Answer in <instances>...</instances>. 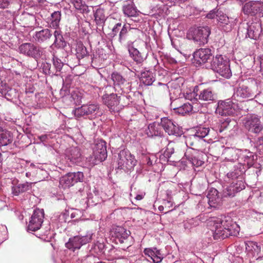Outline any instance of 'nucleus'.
<instances>
[{
  "label": "nucleus",
  "mask_w": 263,
  "mask_h": 263,
  "mask_svg": "<svg viewBox=\"0 0 263 263\" xmlns=\"http://www.w3.org/2000/svg\"><path fill=\"white\" fill-rule=\"evenodd\" d=\"M158 209L160 211H163L164 210V206L163 205H160L159 207H158Z\"/></svg>",
  "instance_id": "nucleus-61"
},
{
  "label": "nucleus",
  "mask_w": 263,
  "mask_h": 263,
  "mask_svg": "<svg viewBox=\"0 0 263 263\" xmlns=\"http://www.w3.org/2000/svg\"><path fill=\"white\" fill-rule=\"evenodd\" d=\"M53 64L57 71H60L63 66V63L61 60L56 57L53 58Z\"/></svg>",
  "instance_id": "nucleus-47"
},
{
  "label": "nucleus",
  "mask_w": 263,
  "mask_h": 263,
  "mask_svg": "<svg viewBox=\"0 0 263 263\" xmlns=\"http://www.w3.org/2000/svg\"><path fill=\"white\" fill-rule=\"evenodd\" d=\"M47 135H42L40 137V139L42 141H46V140L47 139Z\"/></svg>",
  "instance_id": "nucleus-59"
},
{
  "label": "nucleus",
  "mask_w": 263,
  "mask_h": 263,
  "mask_svg": "<svg viewBox=\"0 0 263 263\" xmlns=\"http://www.w3.org/2000/svg\"><path fill=\"white\" fill-rule=\"evenodd\" d=\"M145 193H144L143 194H139V195H137L136 197H135V199L136 200H142L144 196H145Z\"/></svg>",
  "instance_id": "nucleus-57"
},
{
  "label": "nucleus",
  "mask_w": 263,
  "mask_h": 263,
  "mask_svg": "<svg viewBox=\"0 0 263 263\" xmlns=\"http://www.w3.org/2000/svg\"><path fill=\"white\" fill-rule=\"evenodd\" d=\"M52 33L48 29H43L39 31H36L33 36L35 41L39 43L46 42L52 36Z\"/></svg>",
  "instance_id": "nucleus-25"
},
{
  "label": "nucleus",
  "mask_w": 263,
  "mask_h": 263,
  "mask_svg": "<svg viewBox=\"0 0 263 263\" xmlns=\"http://www.w3.org/2000/svg\"><path fill=\"white\" fill-rule=\"evenodd\" d=\"M130 234L129 231L122 227H117L114 229L112 237L115 239L117 243H120L123 250H125L130 246L128 238Z\"/></svg>",
  "instance_id": "nucleus-4"
},
{
  "label": "nucleus",
  "mask_w": 263,
  "mask_h": 263,
  "mask_svg": "<svg viewBox=\"0 0 263 263\" xmlns=\"http://www.w3.org/2000/svg\"><path fill=\"white\" fill-rule=\"evenodd\" d=\"M9 4V2L8 0H0V8L4 9L7 8Z\"/></svg>",
  "instance_id": "nucleus-52"
},
{
  "label": "nucleus",
  "mask_w": 263,
  "mask_h": 263,
  "mask_svg": "<svg viewBox=\"0 0 263 263\" xmlns=\"http://www.w3.org/2000/svg\"><path fill=\"white\" fill-rule=\"evenodd\" d=\"M255 96L254 92L245 83H240L234 93V97L237 100L243 99L253 98Z\"/></svg>",
  "instance_id": "nucleus-13"
},
{
  "label": "nucleus",
  "mask_w": 263,
  "mask_h": 263,
  "mask_svg": "<svg viewBox=\"0 0 263 263\" xmlns=\"http://www.w3.org/2000/svg\"><path fill=\"white\" fill-rule=\"evenodd\" d=\"M186 159L196 166H201L204 162L205 155L201 152L194 149H188L185 153Z\"/></svg>",
  "instance_id": "nucleus-12"
},
{
  "label": "nucleus",
  "mask_w": 263,
  "mask_h": 263,
  "mask_svg": "<svg viewBox=\"0 0 263 263\" xmlns=\"http://www.w3.org/2000/svg\"><path fill=\"white\" fill-rule=\"evenodd\" d=\"M2 161V155L0 154V163Z\"/></svg>",
  "instance_id": "nucleus-64"
},
{
  "label": "nucleus",
  "mask_w": 263,
  "mask_h": 263,
  "mask_svg": "<svg viewBox=\"0 0 263 263\" xmlns=\"http://www.w3.org/2000/svg\"><path fill=\"white\" fill-rule=\"evenodd\" d=\"M223 155L225 159L229 161H234L238 159L236 150L233 148L227 147L224 149Z\"/></svg>",
  "instance_id": "nucleus-32"
},
{
  "label": "nucleus",
  "mask_w": 263,
  "mask_h": 263,
  "mask_svg": "<svg viewBox=\"0 0 263 263\" xmlns=\"http://www.w3.org/2000/svg\"><path fill=\"white\" fill-rule=\"evenodd\" d=\"M44 212L43 209H36L31 216L29 221L28 230L31 231H36L40 229L43 222Z\"/></svg>",
  "instance_id": "nucleus-11"
},
{
  "label": "nucleus",
  "mask_w": 263,
  "mask_h": 263,
  "mask_svg": "<svg viewBox=\"0 0 263 263\" xmlns=\"http://www.w3.org/2000/svg\"><path fill=\"white\" fill-rule=\"evenodd\" d=\"M212 57L211 50L209 48H200L194 53V58L196 63L199 64H204Z\"/></svg>",
  "instance_id": "nucleus-16"
},
{
  "label": "nucleus",
  "mask_w": 263,
  "mask_h": 263,
  "mask_svg": "<svg viewBox=\"0 0 263 263\" xmlns=\"http://www.w3.org/2000/svg\"><path fill=\"white\" fill-rule=\"evenodd\" d=\"M236 105L229 99L221 101L218 103L216 112L221 116L234 115L236 113Z\"/></svg>",
  "instance_id": "nucleus-10"
},
{
  "label": "nucleus",
  "mask_w": 263,
  "mask_h": 263,
  "mask_svg": "<svg viewBox=\"0 0 263 263\" xmlns=\"http://www.w3.org/2000/svg\"><path fill=\"white\" fill-rule=\"evenodd\" d=\"M93 154L96 164L106 159L107 154L106 143L104 141H100L96 144Z\"/></svg>",
  "instance_id": "nucleus-14"
},
{
  "label": "nucleus",
  "mask_w": 263,
  "mask_h": 263,
  "mask_svg": "<svg viewBox=\"0 0 263 263\" xmlns=\"http://www.w3.org/2000/svg\"><path fill=\"white\" fill-rule=\"evenodd\" d=\"M217 19L221 29L226 32L231 31L233 27V22L226 14L219 12L216 14Z\"/></svg>",
  "instance_id": "nucleus-20"
},
{
  "label": "nucleus",
  "mask_w": 263,
  "mask_h": 263,
  "mask_svg": "<svg viewBox=\"0 0 263 263\" xmlns=\"http://www.w3.org/2000/svg\"><path fill=\"white\" fill-rule=\"evenodd\" d=\"M71 3L74 8L79 10L80 12L83 13H88L89 10L88 7L84 3H83L82 0H70Z\"/></svg>",
  "instance_id": "nucleus-35"
},
{
  "label": "nucleus",
  "mask_w": 263,
  "mask_h": 263,
  "mask_svg": "<svg viewBox=\"0 0 263 263\" xmlns=\"http://www.w3.org/2000/svg\"><path fill=\"white\" fill-rule=\"evenodd\" d=\"M259 1H250L242 7V11L246 15L254 16L258 13Z\"/></svg>",
  "instance_id": "nucleus-24"
},
{
  "label": "nucleus",
  "mask_w": 263,
  "mask_h": 263,
  "mask_svg": "<svg viewBox=\"0 0 263 263\" xmlns=\"http://www.w3.org/2000/svg\"><path fill=\"white\" fill-rule=\"evenodd\" d=\"M145 255H147L152 259V257H154L156 253L151 249H145L144 251Z\"/></svg>",
  "instance_id": "nucleus-50"
},
{
  "label": "nucleus",
  "mask_w": 263,
  "mask_h": 263,
  "mask_svg": "<svg viewBox=\"0 0 263 263\" xmlns=\"http://www.w3.org/2000/svg\"><path fill=\"white\" fill-rule=\"evenodd\" d=\"M85 105H82L80 107L75 109L74 114L76 117L80 118L84 116H86V109Z\"/></svg>",
  "instance_id": "nucleus-46"
},
{
  "label": "nucleus",
  "mask_w": 263,
  "mask_h": 263,
  "mask_svg": "<svg viewBox=\"0 0 263 263\" xmlns=\"http://www.w3.org/2000/svg\"><path fill=\"white\" fill-rule=\"evenodd\" d=\"M260 72L263 76V55L260 57Z\"/></svg>",
  "instance_id": "nucleus-55"
},
{
  "label": "nucleus",
  "mask_w": 263,
  "mask_h": 263,
  "mask_svg": "<svg viewBox=\"0 0 263 263\" xmlns=\"http://www.w3.org/2000/svg\"><path fill=\"white\" fill-rule=\"evenodd\" d=\"M28 190V185L26 184H18L15 186L12 187V193L15 196L18 195L19 194L24 193Z\"/></svg>",
  "instance_id": "nucleus-39"
},
{
  "label": "nucleus",
  "mask_w": 263,
  "mask_h": 263,
  "mask_svg": "<svg viewBox=\"0 0 263 263\" xmlns=\"http://www.w3.org/2000/svg\"><path fill=\"white\" fill-rule=\"evenodd\" d=\"M118 159L119 168L123 169L124 167L130 170L136 165L137 161L135 156L131 154L129 151L124 149L119 153Z\"/></svg>",
  "instance_id": "nucleus-5"
},
{
  "label": "nucleus",
  "mask_w": 263,
  "mask_h": 263,
  "mask_svg": "<svg viewBox=\"0 0 263 263\" xmlns=\"http://www.w3.org/2000/svg\"><path fill=\"white\" fill-rule=\"evenodd\" d=\"M86 116H90L92 118H95L99 113V106L98 105L91 104L89 105H85Z\"/></svg>",
  "instance_id": "nucleus-37"
},
{
  "label": "nucleus",
  "mask_w": 263,
  "mask_h": 263,
  "mask_svg": "<svg viewBox=\"0 0 263 263\" xmlns=\"http://www.w3.org/2000/svg\"><path fill=\"white\" fill-rule=\"evenodd\" d=\"M94 17L97 24L101 25L104 23L105 21V15L102 10L97 9L94 14Z\"/></svg>",
  "instance_id": "nucleus-42"
},
{
  "label": "nucleus",
  "mask_w": 263,
  "mask_h": 263,
  "mask_svg": "<svg viewBox=\"0 0 263 263\" xmlns=\"http://www.w3.org/2000/svg\"><path fill=\"white\" fill-rule=\"evenodd\" d=\"M76 54L79 58H83L88 54L86 48L82 44L78 45L76 48Z\"/></svg>",
  "instance_id": "nucleus-43"
},
{
  "label": "nucleus",
  "mask_w": 263,
  "mask_h": 263,
  "mask_svg": "<svg viewBox=\"0 0 263 263\" xmlns=\"http://www.w3.org/2000/svg\"><path fill=\"white\" fill-rule=\"evenodd\" d=\"M91 234L85 236H76L69 239L65 246L68 249H79L83 245L90 242L92 240Z\"/></svg>",
  "instance_id": "nucleus-9"
},
{
  "label": "nucleus",
  "mask_w": 263,
  "mask_h": 263,
  "mask_svg": "<svg viewBox=\"0 0 263 263\" xmlns=\"http://www.w3.org/2000/svg\"><path fill=\"white\" fill-rule=\"evenodd\" d=\"M210 66L213 70L224 78H229L231 76L229 62L224 60L221 55L213 57Z\"/></svg>",
  "instance_id": "nucleus-2"
},
{
  "label": "nucleus",
  "mask_w": 263,
  "mask_h": 263,
  "mask_svg": "<svg viewBox=\"0 0 263 263\" xmlns=\"http://www.w3.org/2000/svg\"><path fill=\"white\" fill-rule=\"evenodd\" d=\"M209 131L208 128L200 127L196 130L194 135L197 137L203 138L208 135Z\"/></svg>",
  "instance_id": "nucleus-45"
},
{
  "label": "nucleus",
  "mask_w": 263,
  "mask_h": 263,
  "mask_svg": "<svg viewBox=\"0 0 263 263\" xmlns=\"http://www.w3.org/2000/svg\"><path fill=\"white\" fill-rule=\"evenodd\" d=\"M195 92H192L189 93H186V94L184 96V97L186 99L189 100L191 101H193V104L194 103H198V101L197 98H195ZM194 105V104H193Z\"/></svg>",
  "instance_id": "nucleus-48"
},
{
  "label": "nucleus",
  "mask_w": 263,
  "mask_h": 263,
  "mask_svg": "<svg viewBox=\"0 0 263 263\" xmlns=\"http://www.w3.org/2000/svg\"><path fill=\"white\" fill-rule=\"evenodd\" d=\"M141 81L145 85H151L155 81L153 73L150 71L143 72L141 73Z\"/></svg>",
  "instance_id": "nucleus-36"
},
{
  "label": "nucleus",
  "mask_w": 263,
  "mask_h": 263,
  "mask_svg": "<svg viewBox=\"0 0 263 263\" xmlns=\"http://www.w3.org/2000/svg\"><path fill=\"white\" fill-rule=\"evenodd\" d=\"M239 182H243V181L242 180H235L231 184V185H233V187H235V189L236 190L238 188V187L239 186L238 184Z\"/></svg>",
  "instance_id": "nucleus-54"
},
{
  "label": "nucleus",
  "mask_w": 263,
  "mask_h": 263,
  "mask_svg": "<svg viewBox=\"0 0 263 263\" xmlns=\"http://www.w3.org/2000/svg\"><path fill=\"white\" fill-rule=\"evenodd\" d=\"M131 27L129 24H124L122 26L121 29L119 33V41L121 42L122 40H124L128 31L130 30Z\"/></svg>",
  "instance_id": "nucleus-44"
},
{
  "label": "nucleus",
  "mask_w": 263,
  "mask_h": 263,
  "mask_svg": "<svg viewBox=\"0 0 263 263\" xmlns=\"http://www.w3.org/2000/svg\"><path fill=\"white\" fill-rule=\"evenodd\" d=\"M232 121L229 118H227L224 121L221 122L218 126V131L222 133L225 130H230L232 129L234 125L231 123Z\"/></svg>",
  "instance_id": "nucleus-40"
},
{
  "label": "nucleus",
  "mask_w": 263,
  "mask_h": 263,
  "mask_svg": "<svg viewBox=\"0 0 263 263\" xmlns=\"http://www.w3.org/2000/svg\"><path fill=\"white\" fill-rule=\"evenodd\" d=\"M183 81H184L183 79L182 78H180L177 79L176 81L175 82V83H176L177 82H178L181 83V84L182 85Z\"/></svg>",
  "instance_id": "nucleus-60"
},
{
  "label": "nucleus",
  "mask_w": 263,
  "mask_h": 263,
  "mask_svg": "<svg viewBox=\"0 0 263 263\" xmlns=\"http://www.w3.org/2000/svg\"><path fill=\"white\" fill-rule=\"evenodd\" d=\"M215 98L216 95L211 88L204 89L198 95V99L204 101H212Z\"/></svg>",
  "instance_id": "nucleus-28"
},
{
  "label": "nucleus",
  "mask_w": 263,
  "mask_h": 263,
  "mask_svg": "<svg viewBox=\"0 0 263 263\" xmlns=\"http://www.w3.org/2000/svg\"><path fill=\"white\" fill-rule=\"evenodd\" d=\"M13 140V137L10 132L0 127V147L11 144Z\"/></svg>",
  "instance_id": "nucleus-26"
},
{
  "label": "nucleus",
  "mask_w": 263,
  "mask_h": 263,
  "mask_svg": "<svg viewBox=\"0 0 263 263\" xmlns=\"http://www.w3.org/2000/svg\"><path fill=\"white\" fill-rule=\"evenodd\" d=\"M61 19V13L60 11H54L51 15L50 27L53 28H58L59 27V23Z\"/></svg>",
  "instance_id": "nucleus-38"
},
{
  "label": "nucleus",
  "mask_w": 263,
  "mask_h": 263,
  "mask_svg": "<svg viewBox=\"0 0 263 263\" xmlns=\"http://www.w3.org/2000/svg\"><path fill=\"white\" fill-rule=\"evenodd\" d=\"M210 33L211 30L208 26L191 28L187 33V37L198 45H202L208 43Z\"/></svg>",
  "instance_id": "nucleus-3"
},
{
  "label": "nucleus",
  "mask_w": 263,
  "mask_h": 263,
  "mask_svg": "<svg viewBox=\"0 0 263 263\" xmlns=\"http://www.w3.org/2000/svg\"><path fill=\"white\" fill-rule=\"evenodd\" d=\"M215 14L214 13H209L207 14V17L210 19L214 18Z\"/></svg>",
  "instance_id": "nucleus-58"
},
{
  "label": "nucleus",
  "mask_w": 263,
  "mask_h": 263,
  "mask_svg": "<svg viewBox=\"0 0 263 263\" xmlns=\"http://www.w3.org/2000/svg\"><path fill=\"white\" fill-rule=\"evenodd\" d=\"M175 143L173 142L168 141L166 137H162L160 139V144L159 145L161 147L166 145V148L164 152V155L165 157L168 158L174 153V147Z\"/></svg>",
  "instance_id": "nucleus-27"
},
{
  "label": "nucleus",
  "mask_w": 263,
  "mask_h": 263,
  "mask_svg": "<svg viewBox=\"0 0 263 263\" xmlns=\"http://www.w3.org/2000/svg\"><path fill=\"white\" fill-rule=\"evenodd\" d=\"M66 156L73 163H78L81 161V153L78 147H71L66 152Z\"/></svg>",
  "instance_id": "nucleus-23"
},
{
  "label": "nucleus",
  "mask_w": 263,
  "mask_h": 263,
  "mask_svg": "<svg viewBox=\"0 0 263 263\" xmlns=\"http://www.w3.org/2000/svg\"><path fill=\"white\" fill-rule=\"evenodd\" d=\"M111 79L114 82L115 88L119 87L121 89L124 88V85L126 83V80L123 77L117 72H113L111 74Z\"/></svg>",
  "instance_id": "nucleus-30"
},
{
  "label": "nucleus",
  "mask_w": 263,
  "mask_h": 263,
  "mask_svg": "<svg viewBox=\"0 0 263 263\" xmlns=\"http://www.w3.org/2000/svg\"><path fill=\"white\" fill-rule=\"evenodd\" d=\"M146 134L150 137L154 136L160 137L161 139H162V137H165L163 136L161 122L159 123L155 122L150 123L147 127V129L146 130Z\"/></svg>",
  "instance_id": "nucleus-18"
},
{
  "label": "nucleus",
  "mask_w": 263,
  "mask_h": 263,
  "mask_svg": "<svg viewBox=\"0 0 263 263\" xmlns=\"http://www.w3.org/2000/svg\"><path fill=\"white\" fill-rule=\"evenodd\" d=\"M243 124L245 128L253 133L258 134L263 129L260 119L256 115H252L245 118L243 119Z\"/></svg>",
  "instance_id": "nucleus-8"
},
{
  "label": "nucleus",
  "mask_w": 263,
  "mask_h": 263,
  "mask_svg": "<svg viewBox=\"0 0 263 263\" xmlns=\"http://www.w3.org/2000/svg\"><path fill=\"white\" fill-rule=\"evenodd\" d=\"M200 107L201 105L199 103H194L193 105L189 103H185L179 107L175 106L174 110L179 114L184 115L192 111L194 112L199 111Z\"/></svg>",
  "instance_id": "nucleus-17"
},
{
  "label": "nucleus",
  "mask_w": 263,
  "mask_h": 263,
  "mask_svg": "<svg viewBox=\"0 0 263 263\" xmlns=\"http://www.w3.org/2000/svg\"><path fill=\"white\" fill-rule=\"evenodd\" d=\"M123 11L124 13L128 16H134L137 13L136 8L133 2L130 1L126 2L123 7Z\"/></svg>",
  "instance_id": "nucleus-31"
},
{
  "label": "nucleus",
  "mask_w": 263,
  "mask_h": 263,
  "mask_svg": "<svg viewBox=\"0 0 263 263\" xmlns=\"http://www.w3.org/2000/svg\"><path fill=\"white\" fill-rule=\"evenodd\" d=\"M239 187L237 189H235L233 185H230L223 191V196L224 197H233L235 194L240 192L245 189V185L243 182H239Z\"/></svg>",
  "instance_id": "nucleus-29"
},
{
  "label": "nucleus",
  "mask_w": 263,
  "mask_h": 263,
  "mask_svg": "<svg viewBox=\"0 0 263 263\" xmlns=\"http://www.w3.org/2000/svg\"><path fill=\"white\" fill-rule=\"evenodd\" d=\"M128 52L133 60L138 63H142L145 59L144 55L133 47H129Z\"/></svg>",
  "instance_id": "nucleus-33"
},
{
  "label": "nucleus",
  "mask_w": 263,
  "mask_h": 263,
  "mask_svg": "<svg viewBox=\"0 0 263 263\" xmlns=\"http://www.w3.org/2000/svg\"><path fill=\"white\" fill-rule=\"evenodd\" d=\"M168 88L166 84L158 83V85L155 86L154 91L156 95H162L167 91Z\"/></svg>",
  "instance_id": "nucleus-41"
},
{
  "label": "nucleus",
  "mask_w": 263,
  "mask_h": 263,
  "mask_svg": "<svg viewBox=\"0 0 263 263\" xmlns=\"http://www.w3.org/2000/svg\"><path fill=\"white\" fill-rule=\"evenodd\" d=\"M20 53L28 57L38 60L43 54L42 48L31 43H23L19 46Z\"/></svg>",
  "instance_id": "nucleus-6"
},
{
  "label": "nucleus",
  "mask_w": 263,
  "mask_h": 263,
  "mask_svg": "<svg viewBox=\"0 0 263 263\" xmlns=\"http://www.w3.org/2000/svg\"><path fill=\"white\" fill-rule=\"evenodd\" d=\"M208 224L215 240L235 236L238 232L239 228L230 217H211L208 220Z\"/></svg>",
  "instance_id": "nucleus-1"
},
{
  "label": "nucleus",
  "mask_w": 263,
  "mask_h": 263,
  "mask_svg": "<svg viewBox=\"0 0 263 263\" xmlns=\"http://www.w3.org/2000/svg\"><path fill=\"white\" fill-rule=\"evenodd\" d=\"M207 198L209 205L215 209H218L222 204L221 199L218 195V192L215 189H211L208 192Z\"/></svg>",
  "instance_id": "nucleus-19"
},
{
  "label": "nucleus",
  "mask_w": 263,
  "mask_h": 263,
  "mask_svg": "<svg viewBox=\"0 0 263 263\" xmlns=\"http://www.w3.org/2000/svg\"><path fill=\"white\" fill-rule=\"evenodd\" d=\"M83 180L82 172L69 173L60 179V184L64 189L69 188L78 182L83 181Z\"/></svg>",
  "instance_id": "nucleus-7"
},
{
  "label": "nucleus",
  "mask_w": 263,
  "mask_h": 263,
  "mask_svg": "<svg viewBox=\"0 0 263 263\" xmlns=\"http://www.w3.org/2000/svg\"><path fill=\"white\" fill-rule=\"evenodd\" d=\"M54 41L53 44L55 47L64 48L66 46V43L64 40L62 32L60 30H55L54 32Z\"/></svg>",
  "instance_id": "nucleus-34"
},
{
  "label": "nucleus",
  "mask_w": 263,
  "mask_h": 263,
  "mask_svg": "<svg viewBox=\"0 0 263 263\" xmlns=\"http://www.w3.org/2000/svg\"><path fill=\"white\" fill-rule=\"evenodd\" d=\"M164 204L165 205V208H166L167 207L170 208V207H172L173 206V203L171 201H165L164 202Z\"/></svg>",
  "instance_id": "nucleus-56"
},
{
  "label": "nucleus",
  "mask_w": 263,
  "mask_h": 263,
  "mask_svg": "<svg viewBox=\"0 0 263 263\" xmlns=\"http://www.w3.org/2000/svg\"><path fill=\"white\" fill-rule=\"evenodd\" d=\"M259 16L263 17V3L259 1L258 8V13Z\"/></svg>",
  "instance_id": "nucleus-51"
},
{
  "label": "nucleus",
  "mask_w": 263,
  "mask_h": 263,
  "mask_svg": "<svg viewBox=\"0 0 263 263\" xmlns=\"http://www.w3.org/2000/svg\"><path fill=\"white\" fill-rule=\"evenodd\" d=\"M152 260L155 263H159L161 261L162 258L157 254H155L154 256L152 257Z\"/></svg>",
  "instance_id": "nucleus-53"
},
{
  "label": "nucleus",
  "mask_w": 263,
  "mask_h": 263,
  "mask_svg": "<svg viewBox=\"0 0 263 263\" xmlns=\"http://www.w3.org/2000/svg\"><path fill=\"white\" fill-rule=\"evenodd\" d=\"M74 217H75V213H72L71 214V218H73Z\"/></svg>",
  "instance_id": "nucleus-63"
},
{
  "label": "nucleus",
  "mask_w": 263,
  "mask_h": 263,
  "mask_svg": "<svg viewBox=\"0 0 263 263\" xmlns=\"http://www.w3.org/2000/svg\"><path fill=\"white\" fill-rule=\"evenodd\" d=\"M146 159H148V161L147 162V164L148 165H151L152 164V162L150 161V158L149 157L146 158Z\"/></svg>",
  "instance_id": "nucleus-62"
},
{
  "label": "nucleus",
  "mask_w": 263,
  "mask_h": 263,
  "mask_svg": "<svg viewBox=\"0 0 263 263\" xmlns=\"http://www.w3.org/2000/svg\"><path fill=\"white\" fill-rule=\"evenodd\" d=\"M120 96H118L117 94L112 93L110 95L105 94L102 97L103 103L106 105L110 110H115L119 104V99Z\"/></svg>",
  "instance_id": "nucleus-21"
},
{
  "label": "nucleus",
  "mask_w": 263,
  "mask_h": 263,
  "mask_svg": "<svg viewBox=\"0 0 263 263\" xmlns=\"http://www.w3.org/2000/svg\"><path fill=\"white\" fill-rule=\"evenodd\" d=\"M262 32V28L260 22L252 23L247 28V35L250 39L257 40Z\"/></svg>",
  "instance_id": "nucleus-22"
},
{
  "label": "nucleus",
  "mask_w": 263,
  "mask_h": 263,
  "mask_svg": "<svg viewBox=\"0 0 263 263\" xmlns=\"http://www.w3.org/2000/svg\"><path fill=\"white\" fill-rule=\"evenodd\" d=\"M121 28L122 24L120 23H118L115 25L112 30L114 35H116L119 31H120Z\"/></svg>",
  "instance_id": "nucleus-49"
},
{
  "label": "nucleus",
  "mask_w": 263,
  "mask_h": 263,
  "mask_svg": "<svg viewBox=\"0 0 263 263\" xmlns=\"http://www.w3.org/2000/svg\"><path fill=\"white\" fill-rule=\"evenodd\" d=\"M161 124L162 128L169 135H175L176 136L181 135V131L177 125L175 124L172 120L167 118L161 119Z\"/></svg>",
  "instance_id": "nucleus-15"
}]
</instances>
